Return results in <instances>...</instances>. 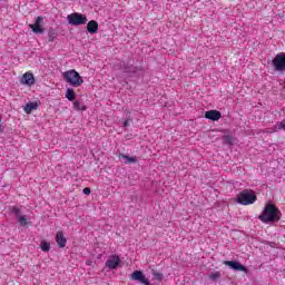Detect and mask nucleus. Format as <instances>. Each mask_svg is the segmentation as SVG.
<instances>
[{
	"mask_svg": "<svg viewBox=\"0 0 285 285\" xmlns=\"http://www.w3.org/2000/svg\"><path fill=\"white\" fill-rule=\"evenodd\" d=\"M281 218L282 212L273 203H267L262 215L258 216V219L263 222V224H273L279 222Z\"/></svg>",
	"mask_w": 285,
	"mask_h": 285,
	"instance_id": "nucleus-1",
	"label": "nucleus"
},
{
	"mask_svg": "<svg viewBox=\"0 0 285 285\" xmlns=\"http://www.w3.org/2000/svg\"><path fill=\"white\" fill-rule=\"evenodd\" d=\"M236 202L242 206H250L257 202V194L253 189H244L236 196Z\"/></svg>",
	"mask_w": 285,
	"mask_h": 285,
	"instance_id": "nucleus-2",
	"label": "nucleus"
},
{
	"mask_svg": "<svg viewBox=\"0 0 285 285\" xmlns=\"http://www.w3.org/2000/svg\"><path fill=\"white\" fill-rule=\"evenodd\" d=\"M62 77L65 81L70 83V86H73V88H79V86L83 83V78L80 77L79 72H77L75 69L63 72Z\"/></svg>",
	"mask_w": 285,
	"mask_h": 285,
	"instance_id": "nucleus-3",
	"label": "nucleus"
},
{
	"mask_svg": "<svg viewBox=\"0 0 285 285\" xmlns=\"http://www.w3.org/2000/svg\"><path fill=\"white\" fill-rule=\"evenodd\" d=\"M67 21L70 26H86L88 23V17L79 12H73L67 16Z\"/></svg>",
	"mask_w": 285,
	"mask_h": 285,
	"instance_id": "nucleus-4",
	"label": "nucleus"
},
{
	"mask_svg": "<svg viewBox=\"0 0 285 285\" xmlns=\"http://www.w3.org/2000/svg\"><path fill=\"white\" fill-rule=\"evenodd\" d=\"M272 66H274V70L276 72H284L285 70V53L281 52L277 53L274 59L272 60Z\"/></svg>",
	"mask_w": 285,
	"mask_h": 285,
	"instance_id": "nucleus-5",
	"label": "nucleus"
},
{
	"mask_svg": "<svg viewBox=\"0 0 285 285\" xmlns=\"http://www.w3.org/2000/svg\"><path fill=\"white\" fill-rule=\"evenodd\" d=\"M130 279H132L134 282H139V284L153 285V284H150V281L146 277V275L141 271H135L130 275Z\"/></svg>",
	"mask_w": 285,
	"mask_h": 285,
	"instance_id": "nucleus-6",
	"label": "nucleus"
},
{
	"mask_svg": "<svg viewBox=\"0 0 285 285\" xmlns=\"http://www.w3.org/2000/svg\"><path fill=\"white\" fill-rule=\"evenodd\" d=\"M43 17H37L36 22L33 24H29V28L32 29V32L36 35H43L46 32V29H43Z\"/></svg>",
	"mask_w": 285,
	"mask_h": 285,
	"instance_id": "nucleus-7",
	"label": "nucleus"
},
{
	"mask_svg": "<svg viewBox=\"0 0 285 285\" xmlns=\"http://www.w3.org/2000/svg\"><path fill=\"white\" fill-rule=\"evenodd\" d=\"M223 264L232 268V271H240L242 273H248V268H246V266L242 265L237 261H225Z\"/></svg>",
	"mask_w": 285,
	"mask_h": 285,
	"instance_id": "nucleus-8",
	"label": "nucleus"
},
{
	"mask_svg": "<svg viewBox=\"0 0 285 285\" xmlns=\"http://www.w3.org/2000/svg\"><path fill=\"white\" fill-rule=\"evenodd\" d=\"M119 264H121V258L117 255H111L106 262V267L110 271H115Z\"/></svg>",
	"mask_w": 285,
	"mask_h": 285,
	"instance_id": "nucleus-9",
	"label": "nucleus"
},
{
	"mask_svg": "<svg viewBox=\"0 0 285 285\" xmlns=\"http://www.w3.org/2000/svg\"><path fill=\"white\" fill-rule=\"evenodd\" d=\"M205 119H210V121H219L222 119V112L217 110H208L205 112Z\"/></svg>",
	"mask_w": 285,
	"mask_h": 285,
	"instance_id": "nucleus-10",
	"label": "nucleus"
},
{
	"mask_svg": "<svg viewBox=\"0 0 285 285\" xmlns=\"http://www.w3.org/2000/svg\"><path fill=\"white\" fill-rule=\"evenodd\" d=\"M56 243L58 244L59 248H66L68 239H66V236H63V232H58L56 234Z\"/></svg>",
	"mask_w": 285,
	"mask_h": 285,
	"instance_id": "nucleus-11",
	"label": "nucleus"
},
{
	"mask_svg": "<svg viewBox=\"0 0 285 285\" xmlns=\"http://www.w3.org/2000/svg\"><path fill=\"white\" fill-rule=\"evenodd\" d=\"M21 83H24V86H35V75L31 72H26L22 76Z\"/></svg>",
	"mask_w": 285,
	"mask_h": 285,
	"instance_id": "nucleus-12",
	"label": "nucleus"
},
{
	"mask_svg": "<svg viewBox=\"0 0 285 285\" xmlns=\"http://www.w3.org/2000/svg\"><path fill=\"white\" fill-rule=\"evenodd\" d=\"M99 30V23L96 20H90L87 23V31L90 35H96V32Z\"/></svg>",
	"mask_w": 285,
	"mask_h": 285,
	"instance_id": "nucleus-13",
	"label": "nucleus"
},
{
	"mask_svg": "<svg viewBox=\"0 0 285 285\" xmlns=\"http://www.w3.org/2000/svg\"><path fill=\"white\" fill-rule=\"evenodd\" d=\"M37 108H39V104H37V102H29L24 107V112L27 115H30V112H32V110H37Z\"/></svg>",
	"mask_w": 285,
	"mask_h": 285,
	"instance_id": "nucleus-14",
	"label": "nucleus"
},
{
	"mask_svg": "<svg viewBox=\"0 0 285 285\" xmlns=\"http://www.w3.org/2000/svg\"><path fill=\"white\" fill-rule=\"evenodd\" d=\"M119 157H121V159L126 160L125 164H137V157H130L125 154H119Z\"/></svg>",
	"mask_w": 285,
	"mask_h": 285,
	"instance_id": "nucleus-15",
	"label": "nucleus"
},
{
	"mask_svg": "<svg viewBox=\"0 0 285 285\" xmlns=\"http://www.w3.org/2000/svg\"><path fill=\"white\" fill-rule=\"evenodd\" d=\"M58 36L59 35L57 33V31L55 29H50L48 32L49 42L52 43V41H55Z\"/></svg>",
	"mask_w": 285,
	"mask_h": 285,
	"instance_id": "nucleus-16",
	"label": "nucleus"
},
{
	"mask_svg": "<svg viewBox=\"0 0 285 285\" xmlns=\"http://www.w3.org/2000/svg\"><path fill=\"white\" fill-rule=\"evenodd\" d=\"M73 108H75L76 110H82V111L87 109L86 105H83V104L81 102V100H75V101H73Z\"/></svg>",
	"mask_w": 285,
	"mask_h": 285,
	"instance_id": "nucleus-17",
	"label": "nucleus"
},
{
	"mask_svg": "<svg viewBox=\"0 0 285 285\" xmlns=\"http://www.w3.org/2000/svg\"><path fill=\"white\" fill-rule=\"evenodd\" d=\"M277 130H285V120L277 122L273 128L272 132H277Z\"/></svg>",
	"mask_w": 285,
	"mask_h": 285,
	"instance_id": "nucleus-18",
	"label": "nucleus"
},
{
	"mask_svg": "<svg viewBox=\"0 0 285 285\" xmlns=\"http://www.w3.org/2000/svg\"><path fill=\"white\" fill-rule=\"evenodd\" d=\"M222 278V272H212L209 274V279L212 282H217V279H220Z\"/></svg>",
	"mask_w": 285,
	"mask_h": 285,
	"instance_id": "nucleus-19",
	"label": "nucleus"
},
{
	"mask_svg": "<svg viewBox=\"0 0 285 285\" xmlns=\"http://www.w3.org/2000/svg\"><path fill=\"white\" fill-rule=\"evenodd\" d=\"M40 248L41 250H43V253L50 252V243H48L47 240H41Z\"/></svg>",
	"mask_w": 285,
	"mask_h": 285,
	"instance_id": "nucleus-20",
	"label": "nucleus"
},
{
	"mask_svg": "<svg viewBox=\"0 0 285 285\" xmlns=\"http://www.w3.org/2000/svg\"><path fill=\"white\" fill-rule=\"evenodd\" d=\"M151 275L154 276V279H157L158 282L164 281V274L163 273H159V272L153 269Z\"/></svg>",
	"mask_w": 285,
	"mask_h": 285,
	"instance_id": "nucleus-21",
	"label": "nucleus"
},
{
	"mask_svg": "<svg viewBox=\"0 0 285 285\" xmlns=\"http://www.w3.org/2000/svg\"><path fill=\"white\" fill-rule=\"evenodd\" d=\"M121 68L125 69V72H137V67L128 66L126 62L122 63Z\"/></svg>",
	"mask_w": 285,
	"mask_h": 285,
	"instance_id": "nucleus-22",
	"label": "nucleus"
},
{
	"mask_svg": "<svg viewBox=\"0 0 285 285\" xmlns=\"http://www.w3.org/2000/svg\"><path fill=\"white\" fill-rule=\"evenodd\" d=\"M224 144H227L228 146H233L235 144V138L233 136H224L223 137Z\"/></svg>",
	"mask_w": 285,
	"mask_h": 285,
	"instance_id": "nucleus-23",
	"label": "nucleus"
},
{
	"mask_svg": "<svg viewBox=\"0 0 285 285\" xmlns=\"http://www.w3.org/2000/svg\"><path fill=\"white\" fill-rule=\"evenodd\" d=\"M9 210L13 215H16L17 218L21 216V208L17 207V206L9 207Z\"/></svg>",
	"mask_w": 285,
	"mask_h": 285,
	"instance_id": "nucleus-24",
	"label": "nucleus"
},
{
	"mask_svg": "<svg viewBox=\"0 0 285 285\" xmlns=\"http://www.w3.org/2000/svg\"><path fill=\"white\" fill-rule=\"evenodd\" d=\"M66 97L69 101H75V90L73 89H67Z\"/></svg>",
	"mask_w": 285,
	"mask_h": 285,
	"instance_id": "nucleus-25",
	"label": "nucleus"
},
{
	"mask_svg": "<svg viewBox=\"0 0 285 285\" xmlns=\"http://www.w3.org/2000/svg\"><path fill=\"white\" fill-rule=\"evenodd\" d=\"M17 219L20 226H28V218H26V216H18Z\"/></svg>",
	"mask_w": 285,
	"mask_h": 285,
	"instance_id": "nucleus-26",
	"label": "nucleus"
},
{
	"mask_svg": "<svg viewBox=\"0 0 285 285\" xmlns=\"http://www.w3.org/2000/svg\"><path fill=\"white\" fill-rule=\"evenodd\" d=\"M1 121H3V117L0 114V132H3L4 128L3 125L1 124Z\"/></svg>",
	"mask_w": 285,
	"mask_h": 285,
	"instance_id": "nucleus-27",
	"label": "nucleus"
},
{
	"mask_svg": "<svg viewBox=\"0 0 285 285\" xmlns=\"http://www.w3.org/2000/svg\"><path fill=\"white\" fill-rule=\"evenodd\" d=\"M82 193L85 194V195H90V188L89 187H86V188H83L82 189Z\"/></svg>",
	"mask_w": 285,
	"mask_h": 285,
	"instance_id": "nucleus-28",
	"label": "nucleus"
},
{
	"mask_svg": "<svg viewBox=\"0 0 285 285\" xmlns=\"http://www.w3.org/2000/svg\"><path fill=\"white\" fill-rule=\"evenodd\" d=\"M129 125H130V124L128 122V120H125V121H124V127H125V128H128Z\"/></svg>",
	"mask_w": 285,
	"mask_h": 285,
	"instance_id": "nucleus-29",
	"label": "nucleus"
},
{
	"mask_svg": "<svg viewBox=\"0 0 285 285\" xmlns=\"http://www.w3.org/2000/svg\"><path fill=\"white\" fill-rule=\"evenodd\" d=\"M87 266H90V262H87Z\"/></svg>",
	"mask_w": 285,
	"mask_h": 285,
	"instance_id": "nucleus-30",
	"label": "nucleus"
}]
</instances>
